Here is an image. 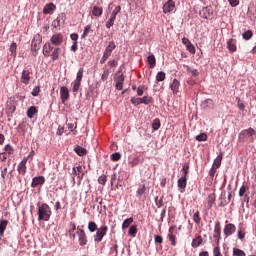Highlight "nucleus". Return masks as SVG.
<instances>
[{
  "mask_svg": "<svg viewBox=\"0 0 256 256\" xmlns=\"http://www.w3.org/2000/svg\"><path fill=\"white\" fill-rule=\"evenodd\" d=\"M116 45L114 41H110L108 46L106 47L104 53H106V57H111V53H113L114 49H116Z\"/></svg>",
  "mask_w": 256,
  "mask_h": 256,
  "instance_id": "obj_21",
  "label": "nucleus"
},
{
  "mask_svg": "<svg viewBox=\"0 0 256 256\" xmlns=\"http://www.w3.org/2000/svg\"><path fill=\"white\" fill-rule=\"evenodd\" d=\"M202 107L204 109H207V107H213V100L212 99H207L203 102Z\"/></svg>",
  "mask_w": 256,
  "mask_h": 256,
  "instance_id": "obj_48",
  "label": "nucleus"
},
{
  "mask_svg": "<svg viewBox=\"0 0 256 256\" xmlns=\"http://www.w3.org/2000/svg\"><path fill=\"white\" fill-rule=\"evenodd\" d=\"M69 230H68V234L70 239H75V231H77V225H75V223L70 222L69 224Z\"/></svg>",
  "mask_w": 256,
  "mask_h": 256,
  "instance_id": "obj_24",
  "label": "nucleus"
},
{
  "mask_svg": "<svg viewBox=\"0 0 256 256\" xmlns=\"http://www.w3.org/2000/svg\"><path fill=\"white\" fill-rule=\"evenodd\" d=\"M213 255L214 256H223V254H221V247H219V245H216V247H214Z\"/></svg>",
  "mask_w": 256,
  "mask_h": 256,
  "instance_id": "obj_52",
  "label": "nucleus"
},
{
  "mask_svg": "<svg viewBox=\"0 0 256 256\" xmlns=\"http://www.w3.org/2000/svg\"><path fill=\"white\" fill-rule=\"evenodd\" d=\"M41 43H43V37L40 34L34 35L31 42L32 51H39L41 49Z\"/></svg>",
  "mask_w": 256,
  "mask_h": 256,
  "instance_id": "obj_4",
  "label": "nucleus"
},
{
  "mask_svg": "<svg viewBox=\"0 0 256 256\" xmlns=\"http://www.w3.org/2000/svg\"><path fill=\"white\" fill-rule=\"evenodd\" d=\"M182 173H183L182 177H186V178L189 177V164H184L183 165Z\"/></svg>",
  "mask_w": 256,
  "mask_h": 256,
  "instance_id": "obj_42",
  "label": "nucleus"
},
{
  "mask_svg": "<svg viewBox=\"0 0 256 256\" xmlns=\"http://www.w3.org/2000/svg\"><path fill=\"white\" fill-rule=\"evenodd\" d=\"M200 245H203V237H201V235H197L195 239L192 240L191 247L197 249Z\"/></svg>",
  "mask_w": 256,
  "mask_h": 256,
  "instance_id": "obj_20",
  "label": "nucleus"
},
{
  "mask_svg": "<svg viewBox=\"0 0 256 256\" xmlns=\"http://www.w3.org/2000/svg\"><path fill=\"white\" fill-rule=\"evenodd\" d=\"M179 87H181V83L179 80L174 79L172 84L170 85V89L173 92V95H177L179 93Z\"/></svg>",
  "mask_w": 256,
  "mask_h": 256,
  "instance_id": "obj_19",
  "label": "nucleus"
},
{
  "mask_svg": "<svg viewBox=\"0 0 256 256\" xmlns=\"http://www.w3.org/2000/svg\"><path fill=\"white\" fill-rule=\"evenodd\" d=\"M51 207L49 204L43 203L42 205L38 206V221H49L52 215Z\"/></svg>",
  "mask_w": 256,
  "mask_h": 256,
  "instance_id": "obj_2",
  "label": "nucleus"
},
{
  "mask_svg": "<svg viewBox=\"0 0 256 256\" xmlns=\"http://www.w3.org/2000/svg\"><path fill=\"white\" fill-rule=\"evenodd\" d=\"M115 25V20H112L111 18L108 19L106 22V29H111Z\"/></svg>",
  "mask_w": 256,
  "mask_h": 256,
  "instance_id": "obj_59",
  "label": "nucleus"
},
{
  "mask_svg": "<svg viewBox=\"0 0 256 256\" xmlns=\"http://www.w3.org/2000/svg\"><path fill=\"white\" fill-rule=\"evenodd\" d=\"M190 53H195V46L190 42L188 46H186Z\"/></svg>",
  "mask_w": 256,
  "mask_h": 256,
  "instance_id": "obj_64",
  "label": "nucleus"
},
{
  "mask_svg": "<svg viewBox=\"0 0 256 256\" xmlns=\"http://www.w3.org/2000/svg\"><path fill=\"white\" fill-rule=\"evenodd\" d=\"M52 51L53 47H51V44L46 43L43 47V55H45V57H50Z\"/></svg>",
  "mask_w": 256,
  "mask_h": 256,
  "instance_id": "obj_27",
  "label": "nucleus"
},
{
  "mask_svg": "<svg viewBox=\"0 0 256 256\" xmlns=\"http://www.w3.org/2000/svg\"><path fill=\"white\" fill-rule=\"evenodd\" d=\"M109 78V70H104L101 79L102 81H107V79Z\"/></svg>",
  "mask_w": 256,
  "mask_h": 256,
  "instance_id": "obj_60",
  "label": "nucleus"
},
{
  "mask_svg": "<svg viewBox=\"0 0 256 256\" xmlns=\"http://www.w3.org/2000/svg\"><path fill=\"white\" fill-rule=\"evenodd\" d=\"M79 87H81V81L75 80L74 83H73L72 91L74 93H77V91H79Z\"/></svg>",
  "mask_w": 256,
  "mask_h": 256,
  "instance_id": "obj_45",
  "label": "nucleus"
},
{
  "mask_svg": "<svg viewBox=\"0 0 256 256\" xmlns=\"http://www.w3.org/2000/svg\"><path fill=\"white\" fill-rule=\"evenodd\" d=\"M173 233H175V226H171L169 228L167 235L172 247H175V245H177V237Z\"/></svg>",
  "mask_w": 256,
  "mask_h": 256,
  "instance_id": "obj_11",
  "label": "nucleus"
},
{
  "mask_svg": "<svg viewBox=\"0 0 256 256\" xmlns=\"http://www.w3.org/2000/svg\"><path fill=\"white\" fill-rule=\"evenodd\" d=\"M59 53H61V48H55L52 52V60L53 61H57V59H59Z\"/></svg>",
  "mask_w": 256,
  "mask_h": 256,
  "instance_id": "obj_37",
  "label": "nucleus"
},
{
  "mask_svg": "<svg viewBox=\"0 0 256 256\" xmlns=\"http://www.w3.org/2000/svg\"><path fill=\"white\" fill-rule=\"evenodd\" d=\"M145 191H147V188L145 187V185H142L136 191V197H138V199H141V197H143V195H145Z\"/></svg>",
  "mask_w": 256,
  "mask_h": 256,
  "instance_id": "obj_31",
  "label": "nucleus"
},
{
  "mask_svg": "<svg viewBox=\"0 0 256 256\" xmlns=\"http://www.w3.org/2000/svg\"><path fill=\"white\" fill-rule=\"evenodd\" d=\"M29 81H31V70H23L21 82L24 83V85H29Z\"/></svg>",
  "mask_w": 256,
  "mask_h": 256,
  "instance_id": "obj_14",
  "label": "nucleus"
},
{
  "mask_svg": "<svg viewBox=\"0 0 256 256\" xmlns=\"http://www.w3.org/2000/svg\"><path fill=\"white\" fill-rule=\"evenodd\" d=\"M98 183L100 185H105L107 183V176L106 175H101L99 178H98Z\"/></svg>",
  "mask_w": 256,
  "mask_h": 256,
  "instance_id": "obj_55",
  "label": "nucleus"
},
{
  "mask_svg": "<svg viewBox=\"0 0 256 256\" xmlns=\"http://www.w3.org/2000/svg\"><path fill=\"white\" fill-rule=\"evenodd\" d=\"M74 152L76 153V155H78L79 157H85V155H87V149H85L83 146H79L77 145L74 148Z\"/></svg>",
  "mask_w": 256,
  "mask_h": 256,
  "instance_id": "obj_22",
  "label": "nucleus"
},
{
  "mask_svg": "<svg viewBox=\"0 0 256 256\" xmlns=\"http://www.w3.org/2000/svg\"><path fill=\"white\" fill-rule=\"evenodd\" d=\"M215 203V193H212L207 198V209H211L213 207V204Z\"/></svg>",
  "mask_w": 256,
  "mask_h": 256,
  "instance_id": "obj_28",
  "label": "nucleus"
},
{
  "mask_svg": "<svg viewBox=\"0 0 256 256\" xmlns=\"http://www.w3.org/2000/svg\"><path fill=\"white\" fill-rule=\"evenodd\" d=\"M154 241H155V243H159L161 245V243H163V237L160 235H155Z\"/></svg>",
  "mask_w": 256,
  "mask_h": 256,
  "instance_id": "obj_61",
  "label": "nucleus"
},
{
  "mask_svg": "<svg viewBox=\"0 0 256 256\" xmlns=\"http://www.w3.org/2000/svg\"><path fill=\"white\" fill-rule=\"evenodd\" d=\"M50 41H51L52 45H56V46L61 45V43H63V34L56 33V34L52 35Z\"/></svg>",
  "mask_w": 256,
  "mask_h": 256,
  "instance_id": "obj_13",
  "label": "nucleus"
},
{
  "mask_svg": "<svg viewBox=\"0 0 256 256\" xmlns=\"http://www.w3.org/2000/svg\"><path fill=\"white\" fill-rule=\"evenodd\" d=\"M8 225V220H0V237H5V229H7Z\"/></svg>",
  "mask_w": 256,
  "mask_h": 256,
  "instance_id": "obj_23",
  "label": "nucleus"
},
{
  "mask_svg": "<svg viewBox=\"0 0 256 256\" xmlns=\"http://www.w3.org/2000/svg\"><path fill=\"white\" fill-rule=\"evenodd\" d=\"M92 15L93 17H101L103 15V7L93 6Z\"/></svg>",
  "mask_w": 256,
  "mask_h": 256,
  "instance_id": "obj_26",
  "label": "nucleus"
},
{
  "mask_svg": "<svg viewBox=\"0 0 256 256\" xmlns=\"http://www.w3.org/2000/svg\"><path fill=\"white\" fill-rule=\"evenodd\" d=\"M156 81H165V72H158L156 75Z\"/></svg>",
  "mask_w": 256,
  "mask_h": 256,
  "instance_id": "obj_51",
  "label": "nucleus"
},
{
  "mask_svg": "<svg viewBox=\"0 0 256 256\" xmlns=\"http://www.w3.org/2000/svg\"><path fill=\"white\" fill-rule=\"evenodd\" d=\"M229 51L232 53H235L237 51V40L235 39H230L227 43Z\"/></svg>",
  "mask_w": 256,
  "mask_h": 256,
  "instance_id": "obj_25",
  "label": "nucleus"
},
{
  "mask_svg": "<svg viewBox=\"0 0 256 256\" xmlns=\"http://www.w3.org/2000/svg\"><path fill=\"white\" fill-rule=\"evenodd\" d=\"M235 231H237V227L235 226V224L230 223L224 227V235L226 237H231V235H233Z\"/></svg>",
  "mask_w": 256,
  "mask_h": 256,
  "instance_id": "obj_12",
  "label": "nucleus"
},
{
  "mask_svg": "<svg viewBox=\"0 0 256 256\" xmlns=\"http://www.w3.org/2000/svg\"><path fill=\"white\" fill-rule=\"evenodd\" d=\"M243 39H245V41H249V39H251L253 37V31L251 30H247L246 32H244L242 34Z\"/></svg>",
  "mask_w": 256,
  "mask_h": 256,
  "instance_id": "obj_39",
  "label": "nucleus"
},
{
  "mask_svg": "<svg viewBox=\"0 0 256 256\" xmlns=\"http://www.w3.org/2000/svg\"><path fill=\"white\" fill-rule=\"evenodd\" d=\"M68 129L73 132V129H77V120L74 122H68L67 123Z\"/></svg>",
  "mask_w": 256,
  "mask_h": 256,
  "instance_id": "obj_54",
  "label": "nucleus"
},
{
  "mask_svg": "<svg viewBox=\"0 0 256 256\" xmlns=\"http://www.w3.org/2000/svg\"><path fill=\"white\" fill-rule=\"evenodd\" d=\"M233 255L234 256H245V251L239 249V248H233Z\"/></svg>",
  "mask_w": 256,
  "mask_h": 256,
  "instance_id": "obj_44",
  "label": "nucleus"
},
{
  "mask_svg": "<svg viewBox=\"0 0 256 256\" xmlns=\"http://www.w3.org/2000/svg\"><path fill=\"white\" fill-rule=\"evenodd\" d=\"M228 3L231 7H237V5H239V0H228Z\"/></svg>",
  "mask_w": 256,
  "mask_h": 256,
  "instance_id": "obj_63",
  "label": "nucleus"
},
{
  "mask_svg": "<svg viewBox=\"0 0 256 256\" xmlns=\"http://www.w3.org/2000/svg\"><path fill=\"white\" fill-rule=\"evenodd\" d=\"M132 105H141L143 103L142 98H132L131 99Z\"/></svg>",
  "mask_w": 256,
  "mask_h": 256,
  "instance_id": "obj_57",
  "label": "nucleus"
},
{
  "mask_svg": "<svg viewBox=\"0 0 256 256\" xmlns=\"http://www.w3.org/2000/svg\"><path fill=\"white\" fill-rule=\"evenodd\" d=\"M147 63H148V65H155V63H156L155 56H153V55L148 56Z\"/></svg>",
  "mask_w": 256,
  "mask_h": 256,
  "instance_id": "obj_56",
  "label": "nucleus"
},
{
  "mask_svg": "<svg viewBox=\"0 0 256 256\" xmlns=\"http://www.w3.org/2000/svg\"><path fill=\"white\" fill-rule=\"evenodd\" d=\"M247 191H249V187L248 186H245V185H242L240 187V190H239V197H243V195H245V193H247Z\"/></svg>",
  "mask_w": 256,
  "mask_h": 256,
  "instance_id": "obj_43",
  "label": "nucleus"
},
{
  "mask_svg": "<svg viewBox=\"0 0 256 256\" xmlns=\"http://www.w3.org/2000/svg\"><path fill=\"white\" fill-rule=\"evenodd\" d=\"M56 9H57V6H55V4L51 2L44 6L43 13L44 15H51V13H53Z\"/></svg>",
  "mask_w": 256,
  "mask_h": 256,
  "instance_id": "obj_18",
  "label": "nucleus"
},
{
  "mask_svg": "<svg viewBox=\"0 0 256 256\" xmlns=\"http://www.w3.org/2000/svg\"><path fill=\"white\" fill-rule=\"evenodd\" d=\"M66 19H67V17L65 16V13L59 14V16L55 20H53L52 27L54 29H60L61 28V21H62V23H65Z\"/></svg>",
  "mask_w": 256,
  "mask_h": 256,
  "instance_id": "obj_9",
  "label": "nucleus"
},
{
  "mask_svg": "<svg viewBox=\"0 0 256 256\" xmlns=\"http://www.w3.org/2000/svg\"><path fill=\"white\" fill-rule=\"evenodd\" d=\"M4 151H5L6 155H13V153H15V149H13V146H11V144H7L4 147Z\"/></svg>",
  "mask_w": 256,
  "mask_h": 256,
  "instance_id": "obj_36",
  "label": "nucleus"
},
{
  "mask_svg": "<svg viewBox=\"0 0 256 256\" xmlns=\"http://www.w3.org/2000/svg\"><path fill=\"white\" fill-rule=\"evenodd\" d=\"M83 73L84 70L83 68H80L79 71L77 72V76H76V81H83Z\"/></svg>",
  "mask_w": 256,
  "mask_h": 256,
  "instance_id": "obj_53",
  "label": "nucleus"
},
{
  "mask_svg": "<svg viewBox=\"0 0 256 256\" xmlns=\"http://www.w3.org/2000/svg\"><path fill=\"white\" fill-rule=\"evenodd\" d=\"M1 177H2V179H7V166H5V167L1 170Z\"/></svg>",
  "mask_w": 256,
  "mask_h": 256,
  "instance_id": "obj_62",
  "label": "nucleus"
},
{
  "mask_svg": "<svg viewBox=\"0 0 256 256\" xmlns=\"http://www.w3.org/2000/svg\"><path fill=\"white\" fill-rule=\"evenodd\" d=\"M10 53L12 57H17V43L13 42L10 46Z\"/></svg>",
  "mask_w": 256,
  "mask_h": 256,
  "instance_id": "obj_38",
  "label": "nucleus"
},
{
  "mask_svg": "<svg viewBox=\"0 0 256 256\" xmlns=\"http://www.w3.org/2000/svg\"><path fill=\"white\" fill-rule=\"evenodd\" d=\"M139 157L135 156L129 161L130 167H137L139 165Z\"/></svg>",
  "mask_w": 256,
  "mask_h": 256,
  "instance_id": "obj_40",
  "label": "nucleus"
},
{
  "mask_svg": "<svg viewBox=\"0 0 256 256\" xmlns=\"http://www.w3.org/2000/svg\"><path fill=\"white\" fill-rule=\"evenodd\" d=\"M114 81L116 83V89L118 91H123V83L125 82V76L118 72L114 75Z\"/></svg>",
  "mask_w": 256,
  "mask_h": 256,
  "instance_id": "obj_6",
  "label": "nucleus"
},
{
  "mask_svg": "<svg viewBox=\"0 0 256 256\" xmlns=\"http://www.w3.org/2000/svg\"><path fill=\"white\" fill-rule=\"evenodd\" d=\"M178 187H179V189H185L187 187V177L182 176L178 180Z\"/></svg>",
  "mask_w": 256,
  "mask_h": 256,
  "instance_id": "obj_29",
  "label": "nucleus"
},
{
  "mask_svg": "<svg viewBox=\"0 0 256 256\" xmlns=\"http://www.w3.org/2000/svg\"><path fill=\"white\" fill-rule=\"evenodd\" d=\"M221 156H218L213 163V167H215L216 169H219L221 167Z\"/></svg>",
  "mask_w": 256,
  "mask_h": 256,
  "instance_id": "obj_50",
  "label": "nucleus"
},
{
  "mask_svg": "<svg viewBox=\"0 0 256 256\" xmlns=\"http://www.w3.org/2000/svg\"><path fill=\"white\" fill-rule=\"evenodd\" d=\"M213 238L215 240V244L219 245L221 241V222L219 221L215 223Z\"/></svg>",
  "mask_w": 256,
  "mask_h": 256,
  "instance_id": "obj_7",
  "label": "nucleus"
},
{
  "mask_svg": "<svg viewBox=\"0 0 256 256\" xmlns=\"http://www.w3.org/2000/svg\"><path fill=\"white\" fill-rule=\"evenodd\" d=\"M192 219H193L194 223H196V225L201 224V214L199 213V211H196L194 213V215L192 216Z\"/></svg>",
  "mask_w": 256,
  "mask_h": 256,
  "instance_id": "obj_33",
  "label": "nucleus"
},
{
  "mask_svg": "<svg viewBox=\"0 0 256 256\" xmlns=\"http://www.w3.org/2000/svg\"><path fill=\"white\" fill-rule=\"evenodd\" d=\"M111 161H119L121 159V153L115 152L110 156Z\"/></svg>",
  "mask_w": 256,
  "mask_h": 256,
  "instance_id": "obj_49",
  "label": "nucleus"
},
{
  "mask_svg": "<svg viewBox=\"0 0 256 256\" xmlns=\"http://www.w3.org/2000/svg\"><path fill=\"white\" fill-rule=\"evenodd\" d=\"M109 231V227L106 225L100 226L96 230V234L94 235V241L95 243H101L103 241V237L107 235V232Z\"/></svg>",
  "mask_w": 256,
  "mask_h": 256,
  "instance_id": "obj_3",
  "label": "nucleus"
},
{
  "mask_svg": "<svg viewBox=\"0 0 256 256\" xmlns=\"http://www.w3.org/2000/svg\"><path fill=\"white\" fill-rule=\"evenodd\" d=\"M196 141H207V134L201 133L200 135L196 136Z\"/></svg>",
  "mask_w": 256,
  "mask_h": 256,
  "instance_id": "obj_58",
  "label": "nucleus"
},
{
  "mask_svg": "<svg viewBox=\"0 0 256 256\" xmlns=\"http://www.w3.org/2000/svg\"><path fill=\"white\" fill-rule=\"evenodd\" d=\"M160 128H161V120H159V118L154 119L152 123L153 131H158V129Z\"/></svg>",
  "mask_w": 256,
  "mask_h": 256,
  "instance_id": "obj_32",
  "label": "nucleus"
},
{
  "mask_svg": "<svg viewBox=\"0 0 256 256\" xmlns=\"http://www.w3.org/2000/svg\"><path fill=\"white\" fill-rule=\"evenodd\" d=\"M76 234L78 235L79 245L85 247V245H87V234H85V230L78 227Z\"/></svg>",
  "mask_w": 256,
  "mask_h": 256,
  "instance_id": "obj_5",
  "label": "nucleus"
},
{
  "mask_svg": "<svg viewBox=\"0 0 256 256\" xmlns=\"http://www.w3.org/2000/svg\"><path fill=\"white\" fill-rule=\"evenodd\" d=\"M89 33H91V24H88L87 26H85L84 32L81 35V39H85L86 37H88Z\"/></svg>",
  "mask_w": 256,
  "mask_h": 256,
  "instance_id": "obj_35",
  "label": "nucleus"
},
{
  "mask_svg": "<svg viewBox=\"0 0 256 256\" xmlns=\"http://www.w3.org/2000/svg\"><path fill=\"white\" fill-rule=\"evenodd\" d=\"M256 140V130L253 128H248L242 130L238 135L239 143H255Z\"/></svg>",
  "mask_w": 256,
  "mask_h": 256,
  "instance_id": "obj_1",
  "label": "nucleus"
},
{
  "mask_svg": "<svg viewBox=\"0 0 256 256\" xmlns=\"http://www.w3.org/2000/svg\"><path fill=\"white\" fill-rule=\"evenodd\" d=\"M60 97L62 103H66L67 99H69V89L66 86L60 88Z\"/></svg>",
  "mask_w": 256,
  "mask_h": 256,
  "instance_id": "obj_17",
  "label": "nucleus"
},
{
  "mask_svg": "<svg viewBox=\"0 0 256 256\" xmlns=\"http://www.w3.org/2000/svg\"><path fill=\"white\" fill-rule=\"evenodd\" d=\"M37 107L35 106H31L30 108H28L27 110V117H29V119H33V117L35 116V114L37 113Z\"/></svg>",
  "mask_w": 256,
  "mask_h": 256,
  "instance_id": "obj_30",
  "label": "nucleus"
},
{
  "mask_svg": "<svg viewBox=\"0 0 256 256\" xmlns=\"http://www.w3.org/2000/svg\"><path fill=\"white\" fill-rule=\"evenodd\" d=\"M142 103L144 105H150V103H153V98L151 96H144L142 98Z\"/></svg>",
  "mask_w": 256,
  "mask_h": 256,
  "instance_id": "obj_46",
  "label": "nucleus"
},
{
  "mask_svg": "<svg viewBox=\"0 0 256 256\" xmlns=\"http://www.w3.org/2000/svg\"><path fill=\"white\" fill-rule=\"evenodd\" d=\"M45 183V177L44 176H37L32 179L31 187H39V185H43Z\"/></svg>",
  "mask_w": 256,
  "mask_h": 256,
  "instance_id": "obj_16",
  "label": "nucleus"
},
{
  "mask_svg": "<svg viewBox=\"0 0 256 256\" xmlns=\"http://www.w3.org/2000/svg\"><path fill=\"white\" fill-rule=\"evenodd\" d=\"M29 161V157L23 158V160L18 164L17 171L20 175H25L27 173V162Z\"/></svg>",
  "mask_w": 256,
  "mask_h": 256,
  "instance_id": "obj_10",
  "label": "nucleus"
},
{
  "mask_svg": "<svg viewBox=\"0 0 256 256\" xmlns=\"http://www.w3.org/2000/svg\"><path fill=\"white\" fill-rule=\"evenodd\" d=\"M199 15L202 19H211V17H213V8L211 6L203 7Z\"/></svg>",
  "mask_w": 256,
  "mask_h": 256,
  "instance_id": "obj_8",
  "label": "nucleus"
},
{
  "mask_svg": "<svg viewBox=\"0 0 256 256\" xmlns=\"http://www.w3.org/2000/svg\"><path fill=\"white\" fill-rule=\"evenodd\" d=\"M133 223V218H127L122 224V229H127Z\"/></svg>",
  "mask_w": 256,
  "mask_h": 256,
  "instance_id": "obj_41",
  "label": "nucleus"
},
{
  "mask_svg": "<svg viewBox=\"0 0 256 256\" xmlns=\"http://www.w3.org/2000/svg\"><path fill=\"white\" fill-rule=\"evenodd\" d=\"M175 9V2L173 0H168L164 5H163V13H171Z\"/></svg>",
  "mask_w": 256,
  "mask_h": 256,
  "instance_id": "obj_15",
  "label": "nucleus"
},
{
  "mask_svg": "<svg viewBox=\"0 0 256 256\" xmlns=\"http://www.w3.org/2000/svg\"><path fill=\"white\" fill-rule=\"evenodd\" d=\"M128 234L131 235V237H136V235H137V226H131L129 228Z\"/></svg>",
  "mask_w": 256,
  "mask_h": 256,
  "instance_id": "obj_47",
  "label": "nucleus"
},
{
  "mask_svg": "<svg viewBox=\"0 0 256 256\" xmlns=\"http://www.w3.org/2000/svg\"><path fill=\"white\" fill-rule=\"evenodd\" d=\"M99 228L97 227V223L95 222H89L88 223V231H90V233H95V231H97Z\"/></svg>",
  "mask_w": 256,
  "mask_h": 256,
  "instance_id": "obj_34",
  "label": "nucleus"
}]
</instances>
